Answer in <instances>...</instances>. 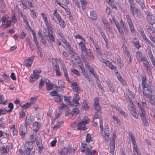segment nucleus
<instances>
[{"label": "nucleus", "instance_id": "nucleus-1", "mask_svg": "<svg viewBox=\"0 0 155 155\" xmlns=\"http://www.w3.org/2000/svg\"><path fill=\"white\" fill-rule=\"evenodd\" d=\"M101 114H98L97 113H95L93 120V125L94 127L96 126L97 125L98 123H99L101 130L102 131L103 130V127L102 121L101 120Z\"/></svg>", "mask_w": 155, "mask_h": 155}, {"label": "nucleus", "instance_id": "nucleus-2", "mask_svg": "<svg viewBox=\"0 0 155 155\" xmlns=\"http://www.w3.org/2000/svg\"><path fill=\"white\" fill-rule=\"evenodd\" d=\"M150 85H148L147 86H143V95L147 98H150L152 95V91L151 90V86Z\"/></svg>", "mask_w": 155, "mask_h": 155}, {"label": "nucleus", "instance_id": "nucleus-3", "mask_svg": "<svg viewBox=\"0 0 155 155\" xmlns=\"http://www.w3.org/2000/svg\"><path fill=\"white\" fill-rule=\"evenodd\" d=\"M41 72V70H38L35 69L33 71V74L31 75L30 77V82L35 81L39 77L38 74Z\"/></svg>", "mask_w": 155, "mask_h": 155}, {"label": "nucleus", "instance_id": "nucleus-4", "mask_svg": "<svg viewBox=\"0 0 155 155\" xmlns=\"http://www.w3.org/2000/svg\"><path fill=\"white\" fill-rule=\"evenodd\" d=\"M116 137V136L115 134H113L112 137L110 139V143L109 144L110 148V152L111 154L113 155L114 154V151L115 150V142L114 140Z\"/></svg>", "mask_w": 155, "mask_h": 155}, {"label": "nucleus", "instance_id": "nucleus-5", "mask_svg": "<svg viewBox=\"0 0 155 155\" xmlns=\"http://www.w3.org/2000/svg\"><path fill=\"white\" fill-rule=\"evenodd\" d=\"M94 105L95 110L97 111L95 113H97L98 114H101V113L100 111L101 107L99 104V99L97 97H96L94 99Z\"/></svg>", "mask_w": 155, "mask_h": 155}, {"label": "nucleus", "instance_id": "nucleus-6", "mask_svg": "<svg viewBox=\"0 0 155 155\" xmlns=\"http://www.w3.org/2000/svg\"><path fill=\"white\" fill-rule=\"evenodd\" d=\"M72 150V148L70 146H68L67 147H64L62 150H61L59 152L60 154L66 155L70 153Z\"/></svg>", "mask_w": 155, "mask_h": 155}, {"label": "nucleus", "instance_id": "nucleus-7", "mask_svg": "<svg viewBox=\"0 0 155 155\" xmlns=\"http://www.w3.org/2000/svg\"><path fill=\"white\" fill-rule=\"evenodd\" d=\"M126 16L127 22L129 26L131 31L132 32L134 31H135V29L134 26L132 23L131 19L130 16L128 15H127Z\"/></svg>", "mask_w": 155, "mask_h": 155}, {"label": "nucleus", "instance_id": "nucleus-8", "mask_svg": "<svg viewBox=\"0 0 155 155\" xmlns=\"http://www.w3.org/2000/svg\"><path fill=\"white\" fill-rule=\"evenodd\" d=\"M20 134L21 136L25 137L27 131V127L25 125H21L20 127Z\"/></svg>", "mask_w": 155, "mask_h": 155}, {"label": "nucleus", "instance_id": "nucleus-9", "mask_svg": "<svg viewBox=\"0 0 155 155\" xmlns=\"http://www.w3.org/2000/svg\"><path fill=\"white\" fill-rule=\"evenodd\" d=\"M111 132V130L108 127L105 128L104 130V138L105 140L106 141H108L110 133Z\"/></svg>", "mask_w": 155, "mask_h": 155}, {"label": "nucleus", "instance_id": "nucleus-10", "mask_svg": "<svg viewBox=\"0 0 155 155\" xmlns=\"http://www.w3.org/2000/svg\"><path fill=\"white\" fill-rule=\"evenodd\" d=\"M120 28L121 29V30L123 32L124 35V37L122 36H121L122 38H125V35L124 33H125L126 35H128L129 34V30L127 28L126 25L124 23H123L122 25Z\"/></svg>", "mask_w": 155, "mask_h": 155}, {"label": "nucleus", "instance_id": "nucleus-11", "mask_svg": "<svg viewBox=\"0 0 155 155\" xmlns=\"http://www.w3.org/2000/svg\"><path fill=\"white\" fill-rule=\"evenodd\" d=\"M35 56H33L30 58H28V59L25 60V65L27 67H31L33 61L34 60Z\"/></svg>", "mask_w": 155, "mask_h": 155}, {"label": "nucleus", "instance_id": "nucleus-12", "mask_svg": "<svg viewBox=\"0 0 155 155\" xmlns=\"http://www.w3.org/2000/svg\"><path fill=\"white\" fill-rule=\"evenodd\" d=\"M147 18L148 22L151 25L155 23V17L152 15L148 13L147 16Z\"/></svg>", "mask_w": 155, "mask_h": 155}, {"label": "nucleus", "instance_id": "nucleus-13", "mask_svg": "<svg viewBox=\"0 0 155 155\" xmlns=\"http://www.w3.org/2000/svg\"><path fill=\"white\" fill-rule=\"evenodd\" d=\"M130 8L131 11L133 15H134V12H135L137 14L140 13V11L137 8L133 6L132 5H130Z\"/></svg>", "mask_w": 155, "mask_h": 155}, {"label": "nucleus", "instance_id": "nucleus-14", "mask_svg": "<svg viewBox=\"0 0 155 155\" xmlns=\"http://www.w3.org/2000/svg\"><path fill=\"white\" fill-rule=\"evenodd\" d=\"M80 97L78 94H75L74 95L73 101L76 104V106L78 105L79 104V101L80 100Z\"/></svg>", "mask_w": 155, "mask_h": 155}, {"label": "nucleus", "instance_id": "nucleus-15", "mask_svg": "<svg viewBox=\"0 0 155 155\" xmlns=\"http://www.w3.org/2000/svg\"><path fill=\"white\" fill-rule=\"evenodd\" d=\"M86 124L83 121L80 122L77 126L78 129L79 130H86V127L85 126Z\"/></svg>", "mask_w": 155, "mask_h": 155}, {"label": "nucleus", "instance_id": "nucleus-16", "mask_svg": "<svg viewBox=\"0 0 155 155\" xmlns=\"http://www.w3.org/2000/svg\"><path fill=\"white\" fill-rule=\"evenodd\" d=\"M71 87L74 91L77 93H79L80 88L76 82L72 83L71 85Z\"/></svg>", "mask_w": 155, "mask_h": 155}, {"label": "nucleus", "instance_id": "nucleus-17", "mask_svg": "<svg viewBox=\"0 0 155 155\" xmlns=\"http://www.w3.org/2000/svg\"><path fill=\"white\" fill-rule=\"evenodd\" d=\"M92 148V147L90 146V147H87V150L86 153L88 155H94L96 152L95 150H91V149Z\"/></svg>", "mask_w": 155, "mask_h": 155}, {"label": "nucleus", "instance_id": "nucleus-18", "mask_svg": "<svg viewBox=\"0 0 155 155\" xmlns=\"http://www.w3.org/2000/svg\"><path fill=\"white\" fill-rule=\"evenodd\" d=\"M9 147L7 146L6 147H1V153L2 154H7L9 152Z\"/></svg>", "mask_w": 155, "mask_h": 155}, {"label": "nucleus", "instance_id": "nucleus-19", "mask_svg": "<svg viewBox=\"0 0 155 155\" xmlns=\"http://www.w3.org/2000/svg\"><path fill=\"white\" fill-rule=\"evenodd\" d=\"M136 57L138 62H140L142 61L144 57H143L142 54L140 52L137 51L136 53Z\"/></svg>", "mask_w": 155, "mask_h": 155}, {"label": "nucleus", "instance_id": "nucleus-20", "mask_svg": "<svg viewBox=\"0 0 155 155\" xmlns=\"http://www.w3.org/2000/svg\"><path fill=\"white\" fill-rule=\"evenodd\" d=\"M147 28V31L150 34L155 33V28L153 26H150L147 25L146 26Z\"/></svg>", "mask_w": 155, "mask_h": 155}, {"label": "nucleus", "instance_id": "nucleus-21", "mask_svg": "<svg viewBox=\"0 0 155 155\" xmlns=\"http://www.w3.org/2000/svg\"><path fill=\"white\" fill-rule=\"evenodd\" d=\"M11 24V21L9 20V21H7L6 22L3 23L2 24V26L4 29L8 27L10 28Z\"/></svg>", "mask_w": 155, "mask_h": 155}, {"label": "nucleus", "instance_id": "nucleus-22", "mask_svg": "<svg viewBox=\"0 0 155 155\" xmlns=\"http://www.w3.org/2000/svg\"><path fill=\"white\" fill-rule=\"evenodd\" d=\"M132 42L134 45L137 48L139 49L141 47V46L139 45V42L138 40H137L136 38H134L132 40Z\"/></svg>", "mask_w": 155, "mask_h": 155}, {"label": "nucleus", "instance_id": "nucleus-23", "mask_svg": "<svg viewBox=\"0 0 155 155\" xmlns=\"http://www.w3.org/2000/svg\"><path fill=\"white\" fill-rule=\"evenodd\" d=\"M86 55L88 56L89 58L92 60H94V56L93 55V53L92 52L89 50V51H86Z\"/></svg>", "mask_w": 155, "mask_h": 155}, {"label": "nucleus", "instance_id": "nucleus-24", "mask_svg": "<svg viewBox=\"0 0 155 155\" xmlns=\"http://www.w3.org/2000/svg\"><path fill=\"white\" fill-rule=\"evenodd\" d=\"M37 145L38 147V152L40 153L41 152V151L43 149V146L41 143V141L40 140L37 142Z\"/></svg>", "mask_w": 155, "mask_h": 155}, {"label": "nucleus", "instance_id": "nucleus-25", "mask_svg": "<svg viewBox=\"0 0 155 155\" xmlns=\"http://www.w3.org/2000/svg\"><path fill=\"white\" fill-rule=\"evenodd\" d=\"M115 24L116 27H117V28L118 31H119L120 34V35L121 36H122L124 37L123 32L121 30V28H120L121 27H120V25L119 24L118 21H117V22L115 23Z\"/></svg>", "mask_w": 155, "mask_h": 155}, {"label": "nucleus", "instance_id": "nucleus-26", "mask_svg": "<svg viewBox=\"0 0 155 155\" xmlns=\"http://www.w3.org/2000/svg\"><path fill=\"white\" fill-rule=\"evenodd\" d=\"M90 18L93 20H95L97 18V15L94 11H91L90 14Z\"/></svg>", "mask_w": 155, "mask_h": 155}, {"label": "nucleus", "instance_id": "nucleus-27", "mask_svg": "<svg viewBox=\"0 0 155 155\" xmlns=\"http://www.w3.org/2000/svg\"><path fill=\"white\" fill-rule=\"evenodd\" d=\"M31 104V103L28 102H27L23 104L21 106L22 110H23L24 109H26L28 108L30 106Z\"/></svg>", "mask_w": 155, "mask_h": 155}, {"label": "nucleus", "instance_id": "nucleus-28", "mask_svg": "<svg viewBox=\"0 0 155 155\" xmlns=\"http://www.w3.org/2000/svg\"><path fill=\"white\" fill-rule=\"evenodd\" d=\"M133 144V147H134V152H136L137 153V154H138V155H139V153L138 152V150L137 149L138 147H137L136 144V141H132Z\"/></svg>", "mask_w": 155, "mask_h": 155}, {"label": "nucleus", "instance_id": "nucleus-29", "mask_svg": "<svg viewBox=\"0 0 155 155\" xmlns=\"http://www.w3.org/2000/svg\"><path fill=\"white\" fill-rule=\"evenodd\" d=\"M63 99V97L61 94H58L55 98L56 102H58L61 101Z\"/></svg>", "mask_w": 155, "mask_h": 155}, {"label": "nucleus", "instance_id": "nucleus-30", "mask_svg": "<svg viewBox=\"0 0 155 155\" xmlns=\"http://www.w3.org/2000/svg\"><path fill=\"white\" fill-rule=\"evenodd\" d=\"M131 107L132 110L130 111L131 114L135 118H138V115L137 113L135 112V109L132 106Z\"/></svg>", "mask_w": 155, "mask_h": 155}, {"label": "nucleus", "instance_id": "nucleus-31", "mask_svg": "<svg viewBox=\"0 0 155 155\" xmlns=\"http://www.w3.org/2000/svg\"><path fill=\"white\" fill-rule=\"evenodd\" d=\"M137 2L140 5L143 9L145 7V6L142 0H136Z\"/></svg>", "mask_w": 155, "mask_h": 155}, {"label": "nucleus", "instance_id": "nucleus-32", "mask_svg": "<svg viewBox=\"0 0 155 155\" xmlns=\"http://www.w3.org/2000/svg\"><path fill=\"white\" fill-rule=\"evenodd\" d=\"M113 8H116V6L113 0H105Z\"/></svg>", "mask_w": 155, "mask_h": 155}, {"label": "nucleus", "instance_id": "nucleus-33", "mask_svg": "<svg viewBox=\"0 0 155 155\" xmlns=\"http://www.w3.org/2000/svg\"><path fill=\"white\" fill-rule=\"evenodd\" d=\"M63 123V122L62 121L58 122L54 126L53 128V129L54 130H57L58 128L60 127V125L62 124Z\"/></svg>", "mask_w": 155, "mask_h": 155}, {"label": "nucleus", "instance_id": "nucleus-34", "mask_svg": "<svg viewBox=\"0 0 155 155\" xmlns=\"http://www.w3.org/2000/svg\"><path fill=\"white\" fill-rule=\"evenodd\" d=\"M32 122V120L31 119H27V117L26 118L25 120V124L24 125H25L26 127L30 125V124Z\"/></svg>", "mask_w": 155, "mask_h": 155}, {"label": "nucleus", "instance_id": "nucleus-35", "mask_svg": "<svg viewBox=\"0 0 155 155\" xmlns=\"http://www.w3.org/2000/svg\"><path fill=\"white\" fill-rule=\"evenodd\" d=\"M79 45L81 47V49L82 51H86V48L85 46L82 42V41H81L79 43Z\"/></svg>", "mask_w": 155, "mask_h": 155}, {"label": "nucleus", "instance_id": "nucleus-36", "mask_svg": "<svg viewBox=\"0 0 155 155\" xmlns=\"http://www.w3.org/2000/svg\"><path fill=\"white\" fill-rule=\"evenodd\" d=\"M32 150L31 146H30V148H27L25 150V154H26V155H29L30 154L32 155V154L31 153V152Z\"/></svg>", "mask_w": 155, "mask_h": 155}, {"label": "nucleus", "instance_id": "nucleus-37", "mask_svg": "<svg viewBox=\"0 0 155 155\" xmlns=\"http://www.w3.org/2000/svg\"><path fill=\"white\" fill-rule=\"evenodd\" d=\"M150 98V101L151 104L153 105H155V97L152 95Z\"/></svg>", "mask_w": 155, "mask_h": 155}, {"label": "nucleus", "instance_id": "nucleus-38", "mask_svg": "<svg viewBox=\"0 0 155 155\" xmlns=\"http://www.w3.org/2000/svg\"><path fill=\"white\" fill-rule=\"evenodd\" d=\"M139 114L141 117H145V112L143 108H141L139 110Z\"/></svg>", "mask_w": 155, "mask_h": 155}, {"label": "nucleus", "instance_id": "nucleus-39", "mask_svg": "<svg viewBox=\"0 0 155 155\" xmlns=\"http://www.w3.org/2000/svg\"><path fill=\"white\" fill-rule=\"evenodd\" d=\"M86 141L88 143H89L90 141H93L91 138V135L90 134H87Z\"/></svg>", "mask_w": 155, "mask_h": 155}, {"label": "nucleus", "instance_id": "nucleus-40", "mask_svg": "<svg viewBox=\"0 0 155 155\" xmlns=\"http://www.w3.org/2000/svg\"><path fill=\"white\" fill-rule=\"evenodd\" d=\"M54 69H55L56 75H60L61 74V73L59 71V68L58 66L55 65L54 67Z\"/></svg>", "mask_w": 155, "mask_h": 155}, {"label": "nucleus", "instance_id": "nucleus-41", "mask_svg": "<svg viewBox=\"0 0 155 155\" xmlns=\"http://www.w3.org/2000/svg\"><path fill=\"white\" fill-rule=\"evenodd\" d=\"M46 89L48 91H50L53 89L54 87V84H52L49 83L46 84Z\"/></svg>", "mask_w": 155, "mask_h": 155}, {"label": "nucleus", "instance_id": "nucleus-42", "mask_svg": "<svg viewBox=\"0 0 155 155\" xmlns=\"http://www.w3.org/2000/svg\"><path fill=\"white\" fill-rule=\"evenodd\" d=\"M146 68L145 70L147 71V72L150 75L152 74V73L150 70L151 67L149 64L147 65L145 67Z\"/></svg>", "mask_w": 155, "mask_h": 155}, {"label": "nucleus", "instance_id": "nucleus-43", "mask_svg": "<svg viewBox=\"0 0 155 155\" xmlns=\"http://www.w3.org/2000/svg\"><path fill=\"white\" fill-rule=\"evenodd\" d=\"M81 5H82V8L83 10L86 7L87 2H86L85 0H80Z\"/></svg>", "mask_w": 155, "mask_h": 155}, {"label": "nucleus", "instance_id": "nucleus-44", "mask_svg": "<svg viewBox=\"0 0 155 155\" xmlns=\"http://www.w3.org/2000/svg\"><path fill=\"white\" fill-rule=\"evenodd\" d=\"M64 101H65V102L68 103V104L70 105L71 106H73V104H71L70 101H69V99L68 97L66 96H64Z\"/></svg>", "mask_w": 155, "mask_h": 155}, {"label": "nucleus", "instance_id": "nucleus-45", "mask_svg": "<svg viewBox=\"0 0 155 155\" xmlns=\"http://www.w3.org/2000/svg\"><path fill=\"white\" fill-rule=\"evenodd\" d=\"M143 61V64L144 67L146 66L147 65L149 64L148 61L147 60L146 58L143 57V59L142 60V61Z\"/></svg>", "mask_w": 155, "mask_h": 155}, {"label": "nucleus", "instance_id": "nucleus-46", "mask_svg": "<svg viewBox=\"0 0 155 155\" xmlns=\"http://www.w3.org/2000/svg\"><path fill=\"white\" fill-rule=\"evenodd\" d=\"M108 88L110 91H111L113 93L115 91L114 87L111 83H109Z\"/></svg>", "mask_w": 155, "mask_h": 155}, {"label": "nucleus", "instance_id": "nucleus-47", "mask_svg": "<svg viewBox=\"0 0 155 155\" xmlns=\"http://www.w3.org/2000/svg\"><path fill=\"white\" fill-rule=\"evenodd\" d=\"M8 18V17L3 16L2 18L1 21L3 23L6 22L7 21H9Z\"/></svg>", "mask_w": 155, "mask_h": 155}, {"label": "nucleus", "instance_id": "nucleus-48", "mask_svg": "<svg viewBox=\"0 0 155 155\" xmlns=\"http://www.w3.org/2000/svg\"><path fill=\"white\" fill-rule=\"evenodd\" d=\"M62 109L60 108L59 107H58L56 110V114H57L58 117L62 114Z\"/></svg>", "mask_w": 155, "mask_h": 155}, {"label": "nucleus", "instance_id": "nucleus-49", "mask_svg": "<svg viewBox=\"0 0 155 155\" xmlns=\"http://www.w3.org/2000/svg\"><path fill=\"white\" fill-rule=\"evenodd\" d=\"M58 21L60 25L63 28H64L65 26V24L64 21L61 19V20Z\"/></svg>", "mask_w": 155, "mask_h": 155}, {"label": "nucleus", "instance_id": "nucleus-50", "mask_svg": "<svg viewBox=\"0 0 155 155\" xmlns=\"http://www.w3.org/2000/svg\"><path fill=\"white\" fill-rule=\"evenodd\" d=\"M59 107L60 108H61L62 110L63 109L66 107L67 110L68 109V107L65 104L63 103H61Z\"/></svg>", "mask_w": 155, "mask_h": 155}, {"label": "nucleus", "instance_id": "nucleus-51", "mask_svg": "<svg viewBox=\"0 0 155 155\" xmlns=\"http://www.w3.org/2000/svg\"><path fill=\"white\" fill-rule=\"evenodd\" d=\"M117 78L121 83H122L123 85H125V82L123 80L121 76H120V75H119L117 76Z\"/></svg>", "mask_w": 155, "mask_h": 155}, {"label": "nucleus", "instance_id": "nucleus-52", "mask_svg": "<svg viewBox=\"0 0 155 155\" xmlns=\"http://www.w3.org/2000/svg\"><path fill=\"white\" fill-rule=\"evenodd\" d=\"M63 70L64 73V75L66 78L68 79V77L67 74V71L66 68L65 67L63 68Z\"/></svg>", "mask_w": 155, "mask_h": 155}, {"label": "nucleus", "instance_id": "nucleus-53", "mask_svg": "<svg viewBox=\"0 0 155 155\" xmlns=\"http://www.w3.org/2000/svg\"><path fill=\"white\" fill-rule=\"evenodd\" d=\"M148 54L150 58L153 57V56L152 53L151 51V50L150 48H148Z\"/></svg>", "mask_w": 155, "mask_h": 155}, {"label": "nucleus", "instance_id": "nucleus-54", "mask_svg": "<svg viewBox=\"0 0 155 155\" xmlns=\"http://www.w3.org/2000/svg\"><path fill=\"white\" fill-rule=\"evenodd\" d=\"M48 36L49 38L53 36V32L51 29H49L48 30Z\"/></svg>", "mask_w": 155, "mask_h": 155}, {"label": "nucleus", "instance_id": "nucleus-55", "mask_svg": "<svg viewBox=\"0 0 155 155\" xmlns=\"http://www.w3.org/2000/svg\"><path fill=\"white\" fill-rule=\"evenodd\" d=\"M146 78L143 77L142 78V85L143 87V86H147L148 85L147 84H146Z\"/></svg>", "mask_w": 155, "mask_h": 155}, {"label": "nucleus", "instance_id": "nucleus-56", "mask_svg": "<svg viewBox=\"0 0 155 155\" xmlns=\"http://www.w3.org/2000/svg\"><path fill=\"white\" fill-rule=\"evenodd\" d=\"M72 112L74 113L75 114H77L79 112L78 109L77 108H74L72 109Z\"/></svg>", "mask_w": 155, "mask_h": 155}, {"label": "nucleus", "instance_id": "nucleus-57", "mask_svg": "<svg viewBox=\"0 0 155 155\" xmlns=\"http://www.w3.org/2000/svg\"><path fill=\"white\" fill-rule=\"evenodd\" d=\"M69 53L71 55V57L73 58V57L76 56V55H77V53L74 52L72 50H70Z\"/></svg>", "mask_w": 155, "mask_h": 155}, {"label": "nucleus", "instance_id": "nucleus-58", "mask_svg": "<svg viewBox=\"0 0 155 155\" xmlns=\"http://www.w3.org/2000/svg\"><path fill=\"white\" fill-rule=\"evenodd\" d=\"M72 72H73L75 74L78 76H80V74L78 72V71L76 69H72L71 70Z\"/></svg>", "mask_w": 155, "mask_h": 155}, {"label": "nucleus", "instance_id": "nucleus-59", "mask_svg": "<svg viewBox=\"0 0 155 155\" xmlns=\"http://www.w3.org/2000/svg\"><path fill=\"white\" fill-rule=\"evenodd\" d=\"M73 114L72 112H68L65 114L66 117H68V118H71L73 117Z\"/></svg>", "mask_w": 155, "mask_h": 155}, {"label": "nucleus", "instance_id": "nucleus-60", "mask_svg": "<svg viewBox=\"0 0 155 155\" xmlns=\"http://www.w3.org/2000/svg\"><path fill=\"white\" fill-rule=\"evenodd\" d=\"M129 135L132 141H135V139L132 133V132L130 131L129 133Z\"/></svg>", "mask_w": 155, "mask_h": 155}, {"label": "nucleus", "instance_id": "nucleus-61", "mask_svg": "<svg viewBox=\"0 0 155 155\" xmlns=\"http://www.w3.org/2000/svg\"><path fill=\"white\" fill-rule=\"evenodd\" d=\"M32 142H26V143H25L26 145V147H27V148H30V146H32V149L33 148V146L32 145Z\"/></svg>", "mask_w": 155, "mask_h": 155}, {"label": "nucleus", "instance_id": "nucleus-62", "mask_svg": "<svg viewBox=\"0 0 155 155\" xmlns=\"http://www.w3.org/2000/svg\"><path fill=\"white\" fill-rule=\"evenodd\" d=\"M58 93L57 92V91H51L50 93V95L52 96H56L58 94Z\"/></svg>", "mask_w": 155, "mask_h": 155}, {"label": "nucleus", "instance_id": "nucleus-63", "mask_svg": "<svg viewBox=\"0 0 155 155\" xmlns=\"http://www.w3.org/2000/svg\"><path fill=\"white\" fill-rule=\"evenodd\" d=\"M37 97H32L30 99V103H31V104H32L33 103L35 102L37 100Z\"/></svg>", "mask_w": 155, "mask_h": 155}, {"label": "nucleus", "instance_id": "nucleus-64", "mask_svg": "<svg viewBox=\"0 0 155 155\" xmlns=\"http://www.w3.org/2000/svg\"><path fill=\"white\" fill-rule=\"evenodd\" d=\"M88 108V106L87 103L83 104L81 107V109L82 110H87Z\"/></svg>", "mask_w": 155, "mask_h": 155}]
</instances>
